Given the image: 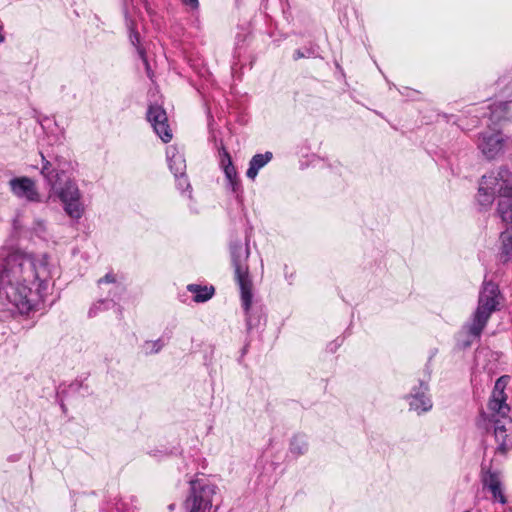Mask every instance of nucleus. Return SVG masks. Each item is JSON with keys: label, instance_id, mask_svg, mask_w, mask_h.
Wrapping results in <instances>:
<instances>
[{"label": "nucleus", "instance_id": "f257e3e1", "mask_svg": "<svg viewBox=\"0 0 512 512\" xmlns=\"http://www.w3.org/2000/svg\"><path fill=\"white\" fill-rule=\"evenodd\" d=\"M50 272L45 260L10 253L0 267V302L27 314L44 302Z\"/></svg>", "mask_w": 512, "mask_h": 512}, {"label": "nucleus", "instance_id": "f03ea898", "mask_svg": "<svg viewBox=\"0 0 512 512\" xmlns=\"http://www.w3.org/2000/svg\"><path fill=\"white\" fill-rule=\"evenodd\" d=\"M500 303V291L492 282H484L479 294L478 305L472 318L467 322L460 333L465 339L459 340L461 348L471 346L474 340L479 339L492 313L498 309Z\"/></svg>", "mask_w": 512, "mask_h": 512}, {"label": "nucleus", "instance_id": "7ed1b4c3", "mask_svg": "<svg viewBox=\"0 0 512 512\" xmlns=\"http://www.w3.org/2000/svg\"><path fill=\"white\" fill-rule=\"evenodd\" d=\"M504 389L505 380L501 377L495 383L488 404L494 426V437L498 444L497 451L501 454H506L512 449V419L508 416L510 408L506 403Z\"/></svg>", "mask_w": 512, "mask_h": 512}, {"label": "nucleus", "instance_id": "20e7f679", "mask_svg": "<svg viewBox=\"0 0 512 512\" xmlns=\"http://www.w3.org/2000/svg\"><path fill=\"white\" fill-rule=\"evenodd\" d=\"M231 262L234 268V275L241 292V301L246 314L247 328H252L249 311L252 305V281L249 275L248 258L250 255L249 244L242 245L240 242L230 246Z\"/></svg>", "mask_w": 512, "mask_h": 512}, {"label": "nucleus", "instance_id": "39448f33", "mask_svg": "<svg viewBox=\"0 0 512 512\" xmlns=\"http://www.w3.org/2000/svg\"><path fill=\"white\" fill-rule=\"evenodd\" d=\"M512 194V172L506 168H500L483 175L477 193V202L484 208H489L496 197Z\"/></svg>", "mask_w": 512, "mask_h": 512}, {"label": "nucleus", "instance_id": "423d86ee", "mask_svg": "<svg viewBox=\"0 0 512 512\" xmlns=\"http://www.w3.org/2000/svg\"><path fill=\"white\" fill-rule=\"evenodd\" d=\"M55 177L56 182L51 186L52 193L61 201L65 213L70 218L79 220L85 212V206L77 183L64 172L57 173Z\"/></svg>", "mask_w": 512, "mask_h": 512}, {"label": "nucleus", "instance_id": "0eeeda50", "mask_svg": "<svg viewBox=\"0 0 512 512\" xmlns=\"http://www.w3.org/2000/svg\"><path fill=\"white\" fill-rule=\"evenodd\" d=\"M216 486L206 478L190 481V494L186 500L189 512H213V497Z\"/></svg>", "mask_w": 512, "mask_h": 512}, {"label": "nucleus", "instance_id": "6e6552de", "mask_svg": "<svg viewBox=\"0 0 512 512\" xmlns=\"http://www.w3.org/2000/svg\"><path fill=\"white\" fill-rule=\"evenodd\" d=\"M147 120L153 127L154 132L159 138L168 143L171 141L173 134L168 123L166 111L159 105H151L147 111Z\"/></svg>", "mask_w": 512, "mask_h": 512}, {"label": "nucleus", "instance_id": "1a4fd4ad", "mask_svg": "<svg viewBox=\"0 0 512 512\" xmlns=\"http://www.w3.org/2000/svg\"><path fill=\"white\" fill-rule=\"evenodd\" d=\"M477 145L487 159H494L503 149L504 137L500 132L485 131L480 134Z\"/></svg>", "mask_w": 512, "mask_h": 512}, {"label": "nucleus", "instance_id": "9d476101", "mask_svg": "<svg viewBox=\"0 0 512 512\" xmlns=\"http://www.w3.org/2000/svg\"><path fill=\"white\" fill-rule=\"evenodd\" d=\"M9 186L16 197L29 202H40V195L32 179L28 177L13 178L10 180Z\"/></svg>", "mask_w": 512, "mask_h": 512}, {"label": "nucleus", "instance_id": "9b49d317", "mask_svg": "<svg viewBox=\"0 0 512 512\" xmlns=\"http://www.w3.org/2000/svg\"><path fill=\"white\" fill-rule=\"evenodd\" d=\"M428 384L424 381H420L419 386L414 388L410 394V409L416 411L418 414L429 411L432 408V402L428 392Z\"/></svg>", "mask_w": 512, "mask_h": 512}, {"label": "nucleus", "instance_id": "f8f14e48", "mask_svg": "<svg viewBox=\"0 0 512 512\" xmlns=\"http://www.w3.org/2000/svg\"><path fill=\"white\" fill-rule=\"evenodd\" d=\"M219 155H220V165L225 174L226 180L228 182V186L231 188V190L233 192H236L237 188L239 186V183H238L237 171L232 163L231 156L224 147L221 148Z\"/></svg>", "mask_w": 512, "mask_h": 512}, {"label": "nucleus", "instance_id": "ddd939ff", "mask_svg": "<svg viewBox=\"0 0 512 512\" xmlns=\"http://www.w3.org/2000/svg\"><path fill=\"white\" fill-rule=\"evenodd\" d=\"M166 157L169 168L175 177L178 174H184L186 170V161L183 153H181L177 147L169 146L166 149Z\"/></svg>", "mask_w": 512, "mask_h": 512}, {"label": "nucleus", "instance_id": "4468645a", "mask_svg": "<svg viewBox=\"0 0 512 512\" xmlns=\"http://www.w3.org/2000/svg\"><path fill=\"white\" fill-rule=\"evenodd\" d=\"M272 157L273 154L269 151L263 154L254 155L249 162V168L246 172L247 177L254 180L259 170L267 165L271 161Z\"/></svg>", "mask_w": 512, "mask_h": 512}, {"label": "nucleus", "instance_id": "2eb2a0df", "mask_svg": "<svg viewBox=\"0 0 512 512\" xmlns=\"http://www.w3.org/2000/svg\"><path fill=\"white\" fill-rule=\"evenodd\" d=\"M497 213L506 224H512V194L500 197L497 203Z\"/></svg>", "mask_w": 512, "mask_h": 512}, {"label": "nucleus", "instance_id": "dca6fc26", "mask_svg": "<svg viewBox=\"0 0 512 512\" xmlns=\"http://www.w3.org/2000/svg\"><path fill=\"white\" fill-rule=\"evenodd\" d=\"M500 260L503 262L512 259V227L507 228L500 235Z\"/></svg>", "mask_w": 512, "mask_h": 512}, {"label": "nucleus", "instance_id": "f3484780", "mask_svg": "<svg viewBox=\"0 0 512 512\" xmlns=\"http://www.w3.org/2000/svg\"><path fill=\"white\" fill-rule=\"evenodd\" d=\"M187 290L193 294V300L197 303L206 302L214 295L213 286H201L198 284H189Z\"/></svg>", "mask_w": 512, "mask_h": 512}, {"label": "nucleus", "instance_id": "a211bd4d", "mask_svg": "<svg viewBox=\"0 0 512 512\" xmlns=\"http://www.w3.org/2000/svg\"><path fill=\"white\" fill-rule=\"evenodd\" d=\"M485 485L488 487L495 501L505 504L506 498L502 492L501 483L495 474H490L488 479L485 481Z\"/></svg>", "mask_w": 512, "mask_h": 512}, {"label": "nucleus", "instance_id": "6ab92c4d", "mask_svg": "<svg viewBox=\"0 0 512 512\" xmlns=\"http://www.w3.org/2000/svg\"><path fill=\"white\" fill-rule=\"evenodd\" d=\"M307 451V442L304 437L295 436L290 442V452L294 456H300Z\"/></svg>", "mask_w": 512, "mask_h": 512}, {"label": "nucleus", "instance_id": "aec40b11", "mask_svg": "<svg viewBox=\"0 0 512 512\" xmlns=\"http://www.w3.org/2000/svg\"><path fill=\"white\" fill-rule=\"evenodd\" d=\"M42 157V168H41V175L46 179L50 187L52 186L53 182H56V174L58 172H55L54 169H52V165L49 161H47L43 154H41Z\"/></svg>", "mask_w": 512, "mask_h": 512}, {"label": "nucleus", "instance_id": "412c9836", "mask_svg": "<svg viewBox=\"0 0 512 512\" xmlns=\"http://www.w3.org/2000/svg\"><path fill=\"white\" fill-rule=\"evenodd\" d=\"M163 347V343L160 339L155 341H146L143 345V351L145 354H153L159 352Z\"/></svg>", "mask_w": 512, "mask_h": 512}, {"label": "nucleus", "instance_id": "4be33fe9", "mask_svg": "<svg viewBox=\"0 0 512 512\" xmlns=\"http://www.w3.org/2000/svg\"><path fill=\"white\" fill-rule=\"evenodd\" d=\"M105 284H112L115 291H120L122 288L116 281V276L112 273L106 274L103 278L99 279L98 285L102 287Z\"/></svg>", "mask_w": 512, "mask_h": 512}, {"label": "nucleus", "instance_id": "5701e85b", "mask_svg": "<svg viewBox=\"0 0 512 512\" xmlns=\"http://www.w3.org/2000/svg\"><path fill=\"white\" fill-rule=\"evenodd\" d=\"M177 181V187L181 191H185L190 188V183L188 182V179L185 177L184 174H178V177H175Z\"/></svg>", "mask_w": 512, "mask_h": 512}, {"label": "nucleus", "instance_id": "b1692460", "mask_svg": "<svg viewBox=\"0 0 512 512\" xmlns=\"http://www.w3.org/2000/svg\"><path fill=\"white\" fill-rule=\"evenodd\" d=\"M313 54L312 51L308 50L307 51V54H305L304 52H302L301 50H297L294 54V59H300V58H304V57H309Z\"/></svg>", "mask_w": 512, "mask_h": 512}, {"label": "nucleus", "instance_id": "393cba45", "mask_svg": "<svg viewBox=\"0 0 512 512\" xmlns=\"http://www.w3.org/2000/svg\"><path fill=\"white\" fill-rule=\"evenodd\" d=\"M108 305L109 302L107 300H101L98 302V304H95L89 311V315L92 316L93 314H95V310L98 308V306L100 307L101 305Z\"/></svg>", "mask_w": 512, "mask_h": 512}, {"label": "nucleus", "instance_id": "a878e982", "mask_svg": "<svg viewBox=\"0 0 512 512\" xmlns=\"http://www.w3.org/2000/svg\"><path fill=\"white\" fill-rule=\"evenodd\" d=\"M184 4L190 6L192 9H197L199 6L198 0H183Z\"/></svg>", "mask_w": 512, "mask_h": 512}, {"label": "nucleus", "instance_id": "bb28decb", "mask_svg": "<svg viewBox=\"0 0 512 512\" xmlns=\"http://www.w3.org/2000/svg\"><path fill=\"white\" fill-rule=\"evenodd\" d=\"M130 41L134 46H137L139 44V35L136 32H132L130 34Z\"/></svg>", "mask_w": 512, "mask_h": 512}, {"label": "nucleus", "instance_id": "cd10ccee", "mask_svg": "<svg viewBox=\"0 0 512 512\" xmlns=\"http://www.w3.org/2000/svg\"><path fill=\"white\" fill-rule=\"evenodd\" d=\"M138 52H139V54H140L141 58L143 59L144 64H145V65H146V67L148 68V66H149V65H148V61H147V59L145 58L144 51H143L142 49H138Z\"/></svg>", "mask_w": 512, "mask_h": 512}, {"label": "nucleus", "instance_id": "c85d7f7f", "mask_svg": "<svg viewBox=\"0 0 512 512\" xmlns=\"http://www.w3.org/2000/svg\"><path fill=\"white\" fill-rule=\"evenodd\" d=\"M4 40H5V37L2 34V27L0 26V43L4 42Z\"/></svg>", "mask_w": 512, "mask_h": 512}, {"label": "nucleus", "instance_id": "c756f323", "mask_svg": "<svg viewBox=\"0 0 512 512\" xmlns=\"http://www.w3.org/2000/svg\"><path fill=\"white\" fill-rule=\"evenodd\" d=\"M116 508L119 511L126 512L125 509L123 507H120V505L118 503L116 504Z\"/></svg>", "mask_w": 512, "mask_h": 512}, {"label": "nucleus", "instance_id": "7c9ffc66", "mask_svg": "<svg viewBox=\"0 0 512 512\" xmlns=\"http://www.w3.org/2000/svg\"><path fill=\"white\" fill-rule=\"evenodd\" d=\"M464 512H470V511H469V510H466V511H464Z\"/></svg>", "mask_w": 512, "mask_h": 512}]
</instances>
